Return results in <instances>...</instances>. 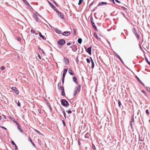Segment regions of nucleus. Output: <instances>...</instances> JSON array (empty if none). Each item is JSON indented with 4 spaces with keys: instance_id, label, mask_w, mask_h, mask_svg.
Returning a JSON list of instances; mask_svg holds the SVG:
<instances>
[{
    "instance_id": "1",
    "label": "nucleus",
    "mask_w": 150,
    "mask_h": 150,
    "mask_svg": "<svg viewBox=\"0 0 150 150\" xmlns=\"http://www.w3.org/2000/svg\"><path fill=\"white\" fill-rule=\"evenodd\" d=\"M65 42V41L64 40L61 39L57 42V44L59 45H62L64 44Z\"/></svg>"
},
{
    "instance_id": "2",
    "label": "nucleus",
    "mask_w": 150,
    "mask_h": 150,
    "mask_svg": "<svg viewBox=\"0 0 150 150\" xmlns=\"http://www.w3.org/2000/svg\"><path fill=\"white\" fill-rule=\"evenodd\" d=\"M61 103L64 106H67L68 103L66 100L63 99L61 100Z\"/></svg>"
},
{
    "instance_id": "3",
    "label": "nucleus",
    "mask_w": 150,
    "mask_h": 150,
    "mask_svg": "<svg viewBox=\"0 0 150 150\" xmlns=\"http://www.w3.org/2000/svg\"><path fill=\"white\" fill-rule=\"evenodd\" d=\"M11 89L15 92V93L16 94H19V91L16 87H12L11 88Z\"/></svg>"
},
{
    "instance_id": "4",
    "label": "nucleus",
    "mask_w": 150,
    "mask_h": 150,
    "mask_svg": "<svg viewBox=\"0 0 150 150\" xmlns=\"http://www.w3.org/2000/svg\"><path fill=\"white\" fill-rule=\"evenodd\" d=\"M57 12L58 13V14L60 18L62 19H64V17L63 14L61 12H59L58 11H57Z\"/></svg>"
},
{
    "instance_id": "5",
    "label": "nucleus",
    "mask_w": 150,
    "mask_h": 150,
    "mask_svg": "<svg viewBox=\"0 0 150 150\" xmlns=\"http://www.w3.org/2000/svg\"><path fill=\"white\" fill-rule=\"evenodd\" d=\"M62 35L64 36H67L70 35V33L68 31H65L63 32Z\"/></svg>"
},
{
    "instance_id": "6",
    "label": "nucleus",
    "mask_w": 150,
    "mask_h": 150,
    "mask_svg": "<svg viewBox=\"0 0 150 150\" xmlns=\"http://www.w3.org/2000/svg\"><path fill=\"white\" fill-rule=\"evenodd\" d=\"M9 119L10 120H11V121H13V122H14L16 124L18 125V123H17V122L11 116H9Z\"/></svg>"
},
{
    "instance_id": "7",
    "label": "nucleus",
    "mask_w": 150,
    "mask_h": 150,
    "mask_svg": "<svg viewBox=\"0 0 150 150\" xmlns=\"http://www.w3.org/2000/svg\"><path fill=\"white\" fill-rule=\"evenodd\" d=\"M91 47L88 48L87 50V52L89 54H91Z\"/></svg>"
},
{
    "instance_id": "8",
    "label": "nucleus",
    "mask_w": 150,
    "mask_h": 150,
    "mask_svg": "<svg viewBox=\"0 0 150 150\" xmlns=\"http://www.w3.org/2000/svg\"><path fill=\"white\" fill-rule=\"evenodd\" d=\"M78 89V88H75L74 89V90L73 91V94L75 96L76 95V93Z\"/></svg>"
},
{
    "instance_id": "9",
    "label": "nucleus",
    "mask_w": 150,
    "mask_h": 150,
    "mask_svg": "<svg viewBox=\"0 0 150 150\" xmlns=\"http://www.w3.org/2000/svg\"><path fill=\"white\" fill-rule=\"evenodd\" d=\"M67 70H68L67 69H64V72H63V74L62 76H65L66 74L67 71Z\"/></svg>"
},
{
    "instance_id": "10",
    "label": "nucleus",
    "mask_w": 150,
    "mask_h": 150,
    "mask_svg": "<svg viewBox=\"0 0 150 150\" xmlns=\"http://www.w3.org/2000/svg\"><path fill=\"white\" fill-rule=\"evenodd\" d=\"M106 4H107V3L106 2H102L100 3H99V4H98V6H102L103 5H105Z\"/></svg>"
},
{
    "instance_id": "11",
    "label": "nucleus",
    "mask_w": 150,
    "mask_h": 150,
    "mask_svg": "<svg viewBox=\"0 0 150 150\" xmlns=\"http://www.w3.org/2000/svg\"><path fill=\"white\" fill-rule=\"evenodd\" d=\"M94 36L98 40H100V38L98 37L97 34L96 33H94Z\"/></svg>"
},
{
    "instance_id": "12",
    "label": "nucleus",
    "mask_w": 150,
    "mask_h": 150,
    "mask_svg": "<svg viewBox=\"0 0 150 150\" xmlns=\"http://www.w3.org/2000/svg\"><path fill=\"white\" fill-rule=\"evenodd\" d=\"M69 72L71 75H73L74 74V73L71 69H69Z\"/></svg>"
},
{
    "instance_id": "13",
    "label": "nucleus",
    "mask_w": 150,
    "mask_h": 150,
    "mask_svg": "<svg viewBox=\"0 0 150 150\" xmlns=\"http://www.w3.org/2000/svg\"><path fill=\"white\" fill-rule=\"evenodd\" d=\"M65 64H68L69 62V61L68 59H65Z\"/></svg>"
},
{
    "instance_id": "14",
    "label": "nucleus",
    "mask_w": 150,
    "mask_h": 150,
    "mask_svg": "<svg viewBox=\"0 0 150 150\" xmlns=\"http://www.w3.org/2000/svg\"><path fill=\"white\" fill-rule=\"evenodd\" d=\"M73 81L76 83H77V81H76V78L75 76H73Z\"/></svg>"
},
{
    "instance_id": "15",
    "label": "nucleus",
    "mask_w": 150,
    "mask_h": 150,
    "mask_svg": "<svg viewBox=\"0 0 150 150\" xmlns=\"http://www.w3.org/2000/svg\"><path fill=\"white\" fill-rule=\"evenodd\" d=\"M82 42V40L81 38H79L78 40V42L80 44H81Z\"/></svg>"
},
{
    "instance_id": "16",
    "label": "nucleus",
    "mask_w": 150,
    "mask_h": 150,
    "mask_svg": "<svg viewBox=\"0 0 150 150\" xmlns=\"http://www.w3.org/2000/svg\"><path fill=\"white\" fill-rule=\"evenodd\" d=\"M39 35L43 39H44V37L42 35V34L41 33L39 32Z\"/></svg>"
},
{
    "instance_id": "17",
    "label": "nucleus",
    "mask_w": 150,
    "mask_h": 150,
    "mask_svg": "<svg viewBox=\"0 0 150 150\" xmlns=\"http://www.w3.org/2000/svg\"><path fill=\"white\" fill-rule=\"evenodd\" d=\"M18 129L20 131V132L22 133H23V130L20 127H19L18 126Z\"/></svg>"
},
{
    "instance_id": "18",
    "label": "nucleus",
    "mask_w": 150,
    "mask_h": 150,
    "mask_svg": "<svg viewBox=\"0 0 150 150\" xmlns=\"http://www.w3.org/2000/svg\"><path fill=\"white\" fill-rule=\"evenodd\" d=\"M56 31L57 33H58L61 34L62 33V31L61 30H56Z\"/></svg>"
},
{
    "instance_id": "19",
    "label": "nucleus",
    "mask_w": 150,
    "mask_h": 150,
    "mask_svg": "<svg viewBox=\"0 0 150 150\" xmlns=\"http://www.w3.org/2000/svg\"><path fill=\"white\" fill-rule=\"evenodd\" d=\"M91 62H92V68L93 69L94 67V62H93L92 59V58H91Z\"/></svg>"
},
{
    "instance_id": "20",
    "label": "nucleus",
    "mask_w": 150,
    "mask_h": 150,
    "mask_svg": "<svg viewBox=\"0 0 150 150\" xmlns=\"http://www.w3.org/2000/svg\"><path fill=\"white\" fill-rule=\"evenodd\" d=\"M115 55L116 56L119 58L120 60L121 61V62H122V60L120 58V56L117 54H116Z\"/></svg>"
},
{
    "instance_id": "21",
    "label": "nucleus",
    "mask_w": 150,
    "mask_h": 150,
    "mask_svg": "<svg viewBox=\"0 0 150 150\" xmlns=\"http://www.w3.org/2000/svg\"><path fill=\"white\" fill-rule=\"evenodd\" d=\"M28 139H29V140H30V142L31 143L34 145V147L35 146V144H34L32 142V140L30 138V137H29L28 138Z\"/></svg>"
},
{
    "instance_id": "22",
    "label": "nucleus",
    "mask_w": 150,
    "mask_h": 150,
    "mask_svg": "<svg viewBox=\"0 0 150 150\" xmlns=\"http://www.w3.org/2000/svg\"><path fill=\"white\" fill-rule=\"evenodd\" d=\"M28 139H29V140H30V142L31 143L34 145V147L35 146V144H34L32 142V140L30 138V137H29L28 138Z\"/></svg>"
},
{
    "instance_id": "23",
    "label": "nucleus",
    "mask_w": 150,
    "mask_h": 150,
    "mask_svg": "<svg viewBox=\"0 0 150 150\" xmlns=\"http://www.w3.org/2000/svg\"><path fill=\"white\" fill-rule=\"evenodd\" d=\"M28 139H29V140H30V142L31 143L34 145V147L35 146V144H34L32 142V140L30 138V137H29L28 138Z\"/></svg>"
},
{
    "instance_id": "24",
    "label": "nucleus",
    "mask_w": 150,
    "mask_h": 150,
    "mask_svg": "<svg viewBox=\"0 0 150 150\" xmlns=\"http://www.w3.org/2000/svg\"><path fill=\"white\" fill-rule=\"evenodd\" d=\"M31 33H32L33 34V33H35V34L36 35H37L38 34L37 33H35V31H34L33 30H31Z\"/></svg>"
},
{
    "instance_id": "25",
    "label": "nucleus",
    "mask_w": 150,
    "mask_h": 150,
    "mask_svg": "<svg viewBox=\"0 0 150 150\" xmlns=\"http://www.w3.org/2000/svg\"><path fill=\"white\" fill-rule=\"evenodd\" d=\"M90 19L91 23L93 25L94 24V23L93 22V18L92 17H91Z\"/></svg>"
},
{
    "instance_id": "26",
    "label": "nucleus",
    "mask_w": 150,
    "mask_h": 150,
    "mask_svg": "<svg viewBox=\"0 0 150 150\" xmlns=\"http://www.w3.org/2000/svg\"><path fill=\"white\" fill-rule=\"evenodd\" d=\"M83 1V0H79V3L78 4V5H80L81 4Z\"/></svg>"
},
{
    "instance_id": "27",
    "label": "nucleus",
    "mask_w": 150,
    "mask_h": 150,
    "mask_svg": "<svg viewBox=\"0 0 150 150\" xmlns=\"http://www.w3.org/2000/svg\"><path fill=\"white\" fill-rule=\"evenodd\" d=\"M146 89L148 91L150 92V87H146Z\"/></svg>"
},
{
    "instance_id": "28",
    "label": "nucleus",
    "mask_w": 150,
    "mask_h": 150,
    "mask_svg": "<svg viewBox=\"0 0 150 150\" xmlns=\"http://www.w3.org/2000/svg\"><path fill=\"white\" fill-rule=\"evenodd\" d=\"M24 1V2L27 5H28V3L26 1V0H23Z\"/></svg>"
},
{
    "instance_id": "29",
    "label": "nucleus",
    "mask_w": 150,
    "mask_h": 150,
    "mask_svg": "<svg viewBox=\"0 0 150 150\" xmlns=\"http://www.w3.org/2000/svg\"><path fill=\"white\" fill-rule=\"evenodd\" d=\"M62 95L63 96H64L65 95V93H64V91H62Z\"/></svg>"
},
{
    "instance_id": "30",
    "label": "nucleus",
    "mask_w": 150,
    "mask_h": 150,
    "mask_svg": "<svg viewBox=\"0 0 150 150\" xmlns=\"http://www.w3.org/2000/svg\"><path fill=\"white\" fill-rule=\"evenodd\" d=\"M64 77H65V76H62V82L63 83L64 82Z\"/></svg>"
},
{
    "instance_id": "31",
    "label": "nucleus",
    "mask_w": 150,
    "mask_h": 150,
    "mask_svg": "<svg viewBox=\"0 0 150 150\" xmlns=\"http://www.w3.org/2000/svg\"><path fill=\"white\" fill-rule=\"evenodd\" d=\"M1 70H4L5 69V67L4 66H2L1 67Z\"/></svg>"
},
{
    "instance_id": "32",
    "label": "nucleus",
    "mask_w": 150,
    "mask_h": 150,
    "mask_svg": "<svg viewBox=\"0 0 150 150\" xmlns=\"http://www.w3.org/2000/svg\"><path fill=\"white\" fill-rule=\"evenodd\" d=\"M86 60H87V61L88 63H90L91 61L89 59L87 58V59Z\"/></svg>"
},
{
    "instance_id": "33",
    "label": "nucleus",
    "mask_w": 150,
    "mask_h": 150,
    "mask_svg": "<svg viewBox=\"0 0 150 150\" xmlns=\"http://www.w3.org/2000/svg\"><path fill=\"white\" fill-rule=\"evenodd\" d=\"M93 148V149L94 150H96V148L95 146L94 145H92Z\"/></svg>"
},
{
    "instance_id": "34",
    "label": "nucleus",
    "mask_w": 150,
    "mask_h": 150,
    "mask_svg": "<svg viewBox=\"0 0 150 150\" xmlns=\"http://www.w3.org/2000/svg\"><path fill=\"white\" fill-rule=\"evenodd\" d=\"M67 112L68 113H71V111L70 110H68Z\"/></svg>"
},
{
    "instance_id": "35",
    "label": "nucleus",
    "mask_w": 150,
    "mask_h": 150,
    "mask_svg": "<svg viewBox=\"0 0 150 150\" xmlns=\"http://www.w3.org/2000/svg\"><path fill=\"white\" fill-rule=\"evenodd\" d=\"M118 103V105H119V107H120V106L121 105V102L120 101H119Z\"/></svg>"
},
{
    "instance_id": "36",
    "label": "nucleus",
    "mask_w": 150,
    "mask_h": 150,
    "mask_svg": "<svg viewBox=\"0 0 150 150\" xmlns=\"http://www.w3.org/2000/svg\"><path fill=\"white\" fill-rule=\"evenodd\" d=\"M11 142L13 145H15V143H14V142L12 141V140H11Z\"/></svg>"
},
{
    "instance_id": "37",
    "label": "nucleus",
    "mask_w": 150,
    "mask_h": 150,
    "mask_svg": "<svg viewBox=\"0 0 150 150\" xmlns=\"http://www.w3.org/2000/svg\"><path fill=\"white\" fill-rule=\"evenodd\" d=\"M48 3L51 6V7L52 8H53V5L51 4V3L50 2H49Z\"/></svg>"
},
{
    "instance_id": "38",
    "label": "nucleus",
    "mask_w": 150,
    "mask_h": 150,
    "mask_svg": "<svg viewBox=\"0 0 150 150\" xmlns=\"http://www.w3.org/2000/svg\"><path fill=\"white\" fill-rule=\"evenodd\" d=\"M18 106L19 107H21L20 103L19 102H18L17 103Z\"/></svg>"
},
{
    "instance_id": "39",
    "label": "nucleus",
    "mask_w": 150,
    "mask_h": 150,
    "mask_svg": "<svg viewBox=\"0 0 150 150\" xmlns=\"http://www.w3.org/2000/svg\"><path fill=\"white\" fill-rule=\"evenodd\" d=\"M35 131L38 134H41L40 132L39 131H38L37 130H35Z\"/></svg>"
},
{
    "instance_id": "40",
    "label": "nucleus",
    "mask_w": 150,
    "mask_h": 150,
    "mask_svg": "<svg viewBox=\"0 0 150 150\" xmlns=\"http://www.w3.org/2000/svg\"><path fill=\"white\" fill-rule=\"evenodd\" d=\"M146 113L148 114V115H149V111H148V110H146Z\"/></svg>"
},
{
    "instance_id": "41",
    "label": "nucleus",
    "mask_w": 150,
    "mask_h": 150,
    "mask_svg": "<svg viewBox=\"0 0 150 150\" xmlns=\"http://www.w3.org/2000/svg\"><path fill=\"white\" fill-rule=\"evenodd\" d=\"M61 89L62 90V91H64V88L63 87H61Z\"/></svg>"
},
{
    "instance_id": "42",
    "label": "nucleus",
    "mask_w": 150,
    "mask_h": 150,
    "mask_svg": "<svg viewBox=\"0 0 150 150\" xmlns=\"http://www.w3.org/2000/svg\"><path fill=\"white\" fill-rule=\"evenodd\" d=\"M62 122L63 123V124L64 126H65L66 125L64 121V120H62Z\"/></svg>"
},
{
    "instance_id": "43",
    "label": "nucleus",
    "mask_w": 150,
    "mask_h": 150,
    "mask_svg": "<svg viewBox=\"0 0 150 150\" xmlns=\"http://www.w3.org/2000/svg\"><path fill=\"white\" fill-rule=\"evenodd\" d=\"M0 127L2 128H3L5 129H6V128H5V127H3V126H1Z\"/></svg>"
},
{
    "instance_id": "44",
    "label": "nucleus",
    "mask_w": 150,
    "mask_h": 150,
    "mask_svg": "<svg viewBox=\"0 0 150 150\" xmlns=\"http://www.w3.org/2000/svg\"><path fill=\"white\" fill-rule=\"evenodd\" d=\"M14 146H15V150H17V146H16V144H15V145H14Z\"/></svg>"
},
{
    "instance_id": "45",
    "label": "nucleus",
    "mask_w": 150,
    "mask_h": 150,
    "mask_svg": "<svg viewBox=\"0 0 150 150\" xmlns=\"http://www.w3.org/2000/svg\"><path fill=\"white\" fill-rule=\"evenodd\" d=\"M38 57L39 58V59H41V57L40 56V54H38Z\"/></svg>"
},
{
    "instance_id": "46",
    "label": "nucleus",
    "mask_w": 150,
    "mask_h": 150,
    "mask_svg": "<svg viewBox=\"0 0 150 150\" xmlns=\"http://www.w3.org/2000/svg\"><path fill=\"white\" fill-rule=\"evenodd\" d=\"M63 114H64V117L65 118H66L65 113V112L64 111H63Z\"/></svg>"
},
{
    "instance_id": "47",
    "label": "nucleus",
    "mask_w": 150,
    "mask_h": 150,
    "mask_svg": "<svg viewBox=\"0 0 150 150\" xmlns=\"http://www.w3.org/2000/svg\"><path fill=\"white\" fill-rule=\"evenodd\" d=\"M115 1L118 3H120V2L118 0H115Z\"/></svg>"
},
{
    "instance_id": "48",
    "label": "nucleus",
    "mask_w": 150,
    "mask_h": 150,
    "mask_svg": "<svg viewBox=\"0 0 150 150\" xmlns=\"http://www.w3.org/2000/svg\"><path fill=\"white\" fill-rule=\"evenodd\" d=\"M67 45H70L71 44V43L70 42H68V43H67Z\"/></svg>"
},
{
    "instance_id": "49",
    "label": "nucleus",
    "mask_w": 150,
    "mask_h": 150,
    "mask_svg": "<svg viewBox=\"0 0 150 150\" xmlns=\"http://www.w3.org/2000/svg\"><path fill=\"white\" fill-rule=\"evenodd\" d=\"M73 30H74V35H75L76 34V30H74V29H73Z\"/></svg>"
},
{
    "instance_id": "50",
    "label": "nucleus",
    "mask_w": 150,
    "mask_h": 150,
    "mask_svg": "<svg viewBox=\"0 0 150 150\" xmlns=\"http://www.w3.org/2000/svg\"><path fill=\"white\" fill-rule=\"evenodd\" d=\"M53 8L54 10H55V9H56V8L54 6H53V8Z\"/></svg>"
},
{
    "instance_id": "51",
    "label": "nucleus",
    "mask_w": 150,
    "mask_h": 150,
    "mask_svg": "<svg viewBox=\"0 0 150 150\" xmlns=\"http://www.w3.org/2000/svg\"><path fill=\"white\" fill-rule=\"evenodd\" d=\"M147 62L148 63V64L150 65V62H149L148 61V60H147Z\"/></svg>"
},
{
    "instance_id": "52",
    "label": "nucleus",
    "mask_w": 150,
    "mask_h": 150,
    "mask_svg": "<svg viewBox=\"0 0 150 150\" xmlns=\"http://www.w3.org/2000/svg\"><path fill=\"white\" fill-rule=\"evenodd\" d=\"M142 92H143L144 93H145V92L144 90H142Z\"/></svg>"
},
{
    "instance_id": "53",
    "label": "nucleus",
    "mask_w": 150,
    "mask_h": 150,
    "mask_svg": "<svg viewBox=\"0 0 150 150\" xmlns=\"http://www.w3.org/2000/svg\"><path fill=\"white\" fill-rule=\"evenodd\" d=\"M137 38L138 39H139V36L138 35H137Z\"/></svg>"
},
{
    "instance_id": "54",
    "label": "nucleus",
    "mask_w": 150,
    "mask_h": 150,
    "mask_svg": "<svg viewBox=\"0 0 150 150\" xmlns=\"http://www.w3.org/2000/svg\"><path fill=\"white\" fill-rule=\"evenodd\" d=\"M4 118L5 119H6V117L5 116H4Z\"/></svg>"
},
{
    "instance_id": "55",
    "label": "nucleus",
    "mask_w": 150,
    "mask_h": 150,
    "mask_svg": "<svg viewBox=\"0 0 150 150\" xmlns=\"http://www.w3.org/2000/svg\"><path fill=\"white\" fill-rule=\"evenodd\" d=\"M111 1H112V2H114V0H111Z\"/></svg>"
},
{
    "instance_id": "56",
    "label": "nucleus",
    "mask_w": 150,
    "mask_h": 150,
    "mask_svg": "<svg viewBox=\"0 0 150 150\" xmlns=\"http://www.w3.org/2000/svg\"><path fill=\"white\" fill-rule=\"evenodd\" d=\"M113 2L114 3V4H115V2H114H114Z\"/></svg>"
},
{
    "instance_id": "57",
    "label": "nucleus",
    "mask_w": 150,
    "mask_h": 150,
    "mask_svg": "<svg viewBox=\"0 0 150 150\" xmlns=\"http://www.w3.org/2000/svg\"><path fill=\"white\" fill-rule=\"evenodd\" d=\"M92 3H91V4L90 5H92Z\"/></svg>"
},
{
    "instance_id": "58",
    "label": "nucleus",
    "mask_w": 150,
    "mask_h": 150,
    "mask_svg": "<svg viewBox=\"0 0 150 150\" xmlns=\"http://www.w3.org/2000/svg\"><path fill=\"white\" fill-rule=\"evenodd\" d=\"M142 84L143 85V84L142 83Z\"/></svg>"
},
{
    "instance_id": "59",
    "label": "nucleus",
    "mask_w": 150,
    "mask_h": 150,
    "mask_svg": "<svg viewBox=\"0 0 150 150\" xmlns=\"http://www.w3.org/2000/svg\"><path fill=\"white\" fill-rule=\"evenodd\" d=\"M40 111H39V113H40Z\"/></svg>"
}]
</instances>
